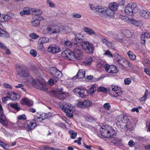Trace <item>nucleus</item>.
Masks as SVG:
<instances>
[{"label":"nucleus","mask_w":150,"mask_h":150,"mask_svg":"<svg viewBox=\"0 0 150 150\" xmlns=\"http://www.w3.org/2000/svg\"><path fill=\"white\" fill-rule=\"evenodd\" d=\"M82 54L80 47L76 46L73 51L69 49H66L62 52V55L67 59L75 61L76 59H81Z\"/></svg>","instance_id":"obj_1"},{"label":"nucleus","mask_w":150,"mask_h":150,"mask_svg":"<svg viewBox=\"0 0 150 150\" xmlns=\"http://www.w3.org/2000/svg\"><path fill=\"white\" fill-rule=\"evenodd\" d=\"M96 89L95 85H93L91 86L88 91L83 87L77 88L74 89V92L76 95L81 98H84L85 97L86 93L87 94L89 93L90 95L93 94L94 93Z\"/></svg>","instance_id":"obj_2"},{"label":"nucleus","mask_w":150,"mask_h":150,"mask_svg":"<svg viewBox=\"0 0 150 150\" xmlns=\"http://www.w3.org/2000/svg\"><path fill=\"white\" fill-rule=\"evenodd\" d=\"M27 81L30 83L35 88L42 91H46L48 88L46 85V83L42 81H36L33 79V76H31L30 79H27Z\"/></svg>","instance_id":"obj_3"},{"label":"nucleus","mask_w":150,"mask_h":150,"mask_svg":"<svg viewBox=\"0 0 150 150\" xmlns=\"http://www.w3.org/2000/svg\"><path fill=\"white\" fill-rule=\"evenodd\" d=\"M102 136L105 138H109L112 137L115 133L114 129L109 126L105 125L100 130Z\"/></svg>","instance_id":"obj_4"},{"label":"nucleus","mask_w":150,"mask_h":150,"mask_svg":"<svg viewBox=\"0 0 150 150\" xmlns=\"http://www.w3.org/2000/svg\"><path fill=\"white\" fill-rule=\"evenodd\" d=\"M63 110L66 114V115L69 117H72L73 116V113L74 112L73 108H74L71 106V104L66 102H63L62 103Z\"/></svg>","instance_id":"obj_5"},{"label":"nucleus","mask_w":150,"mask_h":150,"mask_svg":"<svg viewBox=\"0 0 150 150\" xmlns=\"http://www.w3.org/2000/svg\"><path fill=\"white\" fill-rule=\"evenodd\" d=\"M109 93L112 96L117 97L122 94V90L121 88L117 86L112 85L109 88Z\"/></svg>","instance_id":"obj_6"},{"label":"nucleus","mask_w":150,"mask_h":150,"mask_svg":"<svg viewBox=\"0 0 150 150\" xmlns=\"http://www.w3.org/2000/svg\"><path fill=\"white\" fill-rule=\"evenodd\" d=\"M81 46L84 51L87 54H93L94 49L93 44L89 42L85 41L81 43Z\"/></svg>","instance_id":"obj_7"},{"label":"nucleus","mask_w":150,"mask_h":150,"mask_svg":"<svg viewBox=\"0 0 150 150\" xmlns=\"http://www.w3.org/2000/svg\"><path fill=\"white\" fill-rule=\"evenodd\" d=\"M96 11L100 16L104 17L106 16H110L109 11L112 12L106 7L101 8L100 6H97L96 8Z\"/></svg>","instance_id":"obj_8"},{"label":"nucleus","mask_w":150,"mask_h":150,"mask_svg":"<svg viewBox=\"0 0 150 150\" xmlns=\"http://www.w3.org/2000/svg\"><path fill=\"white\" fill-rule=\"evenodd\" d=\"M18 68L21 71L18 73L20 76L23 77H25L27 78V79H30L31 76H32L30 75L28 71H27L26 67L25 66H21L18 64Z\"/></svg>","instance_id":"obj_9"},{"label":"nucleus","mask_w":150,"mask_h":150,"mask_svg":"<svg viewBox=\"0 0 150 150\" xmlns=\"http://www.w3.org/2000/svg\"><path fill=\"white\" fill-rule=\"evenodd\" d=\"M8 110L12 112L16 113L21 110L20 105L17 102L10 103L8 104Z\"/></svg>","instance_id":"obj_10"},{"label":"nucleus","mask_w":150,"mask_h":150,"mask_svg":"<svg viewBox=\"0 0 150 150\" xmlns=\"http://www.w3.org/2000/svg\"><path fill=\"white\" fill-rule=\"evenodd\" d=\"M137 6V4L135 3L132 2L129 4L125 7V13L129 16L132 15L134 9Z\"/></svg>","instance_id":"obj_11"},{"label":"nucleus","mask_w":150,"mask_h":150,"mask_svg":"<svg viewBox=\"0 0 150 150\" xmlns=\"http://www.w3.org/2000/svg\"><path fill=\"white\" fill-rule=\"evenodd\" d=\"M50 73L52 76L54 78L55 81H57L59 78L62 76V73L56 68L53 67L51 68Z\"/></svg>","instance_id":"obj_12"},{"label":"nucleus","mask_w":150,"mask_h":150,"mask_svg":"<svg viewBox=\"0 0 150 150\" xmlns=\"http://www.w3.org/2000/svg\"><path fill=\"white\" fill-rule=\"evenodd\" d=\"M36 122L37 120L35 118L32 120H29L27 122V125H26L25 124V126L24 128L28 132L31 131L37 126Z\"/></svg>","instance_id":"obj_13"},{"label":"nucleus","mask_w":150,"mask_h":150,"mask_svg":"<svg viewBox=\"0 0 150 150\" xmlns=\"http://www.w3.org/2000/svg\"><path fill=\"white\" fill-rule=\"evenodd\" d=\"M60 51L61 49L59 47L54 44L50 45L47 48V52L52 54L58 53Z\"/></svg>","instance_id":"obj_14"},{"label":"nucleus","mask_w":150,"mask_h":150,"mask_svg":"<svg viewBox=\"0 0 150 150\" xmlns=\"http://www.w3.org/2000/svg\"><path fill=\"white\" fill-rule=\"evenodd\" d=\"M118 122L125 124V126L127 127L130 123V121L127 117L123 115H120L118 116Z\"/></svg>","instance_id":"obj_15"},{"label":"nucleus","mask_w":150,"mask_h":150,"mask_svg":"<svg viewBox=\"0 0 150 150\" xmlns=\"http://www.w3.org/2000/svg\"><path fill=\"white\" fill-rule=\"evenodd\" d=\"M48 115L45 113L41 114L37 113L35 115V119L37 120V122H41L43 120L48 118Z\"/></svg>","instance_id":"obj_16"},{"label":"nucleus","mask_w":150,"mask_h":150,"mask_svg":"<svg viewBox=\"0 0 150 150\" xmlns=\"http://www.w3.org/2000/svg\"><path fill=\"white\" fill-rule=\"evenodd\" d=\"M26 119V117L25 114L19 115L18 116L17 122L18 123V125L19 127H21L23 129L24 128L25 126V122L24 121H23L22 123H21V122L22 120H24Z\"/></svg>","instance_id":"obj_17"},{"label":"nucleus","mask_w":150,"mask_h":150,"mask_svg":"<svg viewBox=\"0 0 150 150\" xmlns=\"http://www.w3.org/2000/svg\"><path fill=\"white\" fill-rule=\"evenodd\" d=\"M105 69L106 71L109 73L115 74L117 72V69L116 67L113 65L106 66L105 67Z\"/></svg>","instance_id":"obj_18"},{"label":"nucleus","mask_w":150,"mask_h":150,"mask_svg":"<svg viewBox=\"0 0 150 150\" xmlns=\"http://www.w3.org/2000/svg\"><path fill=\"white\" fill-rule=\"evenodd\" d=\"M91 104V102L88 100H85L83 102H79L77 105L78 107L82 108H86L89 107Z\"/></svg>","instance_id":"obj_19"},{"label":"nucleus","mask_w":150,"mask_h":150,"mask_svg":"<svg viewBox=\"0 0 150 150\" xmlns=\"http://www.w3.org/2000/svg\"><path fill=\"white\" fill-rule=\"evenodd\" d=\"M118 5L116 3L114 2L113 3H110L109 5V9L108 10H110L112 12V13L111 11H109L110 13V16H112L114 15V11H116L117 9Z\"/></svg>","instance_id":"obj_20"},{"label":"nucleus","mask_w":150,"mask_h":150,"mask_svg":"<svg viewBox=\"0 0 150 150\" xmlns=\"http://www.w3.org/2000/svg\"><path fill=\"white\" fill-rule=\"evenodd\" d=\"M3 112H0V123L4 126H7L8 125V123L5 116L3 115Z\"/></svg>","instance_id":"obj_21"},{"label":"nucleus","mask_w":150,"mask_h":150,"mask_svg":"<svg viewBox=\"0 0 150 150\" xmlns=\"http://www.w3.org/2000/svg\"><path fill=\"white\" fill-rule=\"evenodd\" d=\"M83 31L88 34V35H93L95 37H97L98 36V37H99L98 34H96L95 32L92 29H91L87 27H84L83 28Z\"/></svg>","instance_id":"obj_22"},{"label":"nucleus","mask_w":150,"mask_h":150,"mask_svg":"<svg viewBox=\"0 0 150 150\" xmlns=\"http://www.w3.org/2000/svg\"><path fill=\"white\" fill-rule=\"evenodd\" d=\"M85 71L83 69H80L76 75L74 76L73 79H76L78 78L79 79H82L83 77H85Z\"/></svg>","instance_id":"obj_23"},{"label":"nucleus","mask_w":150,"mask_h":150,"mask_svg":"<svg viewBox=\"0 0 150 150\" xmlns=\"http://www.w3.org/2000/svg\"><path fill=\"white\" fill-rule=\"evenodd\" d=\"M139 14L140 16L145 19H148L150 17V12L144 10L140 11Z\"/></svg>","instance_id":"obj_24"},{"label":"nucleus","mask_w":150,"mask_h":150,"mask_svg":"<svg viewBox=\"0 0 150 150\" xmlns=\"http://www.w3.org/2000/svg\"><path fill=\"white\" fill-rule=\"evenodd\" d=\"M21 103L22 105H26L29 106H31L33 105V101L28 98H25L22 99Z\"/></svg>","instance_id":"obj_25"},{"label":"nucleus","mask_w":150,"mask_h":150,"mask_svg":"<svg viewBox=\"0 0 150 150\" xmlns=\"http://www.w3.org/2000/svg\"><path fill=\"white\" fill-rule=\"evenodd\" d=\"M122 140L121 139H119L117 138H113L111 141V142L113 143L114 146H120L122 145Z\"/></svg>","instance_id":"obj_26"},{"label":"nucleus","mask_w":150,"mask_h":150,"mask_svg":"<svg viewBox=\"0 0 150 150\" xmlns=\"http://www.w3.org/2000/svg\"><path fill=\"white\" fill-rule=\"evenodd\" d=\"M20 98V96L18 93L14 92H12L9 95L10 99L12 100L19 99Z\"/></svg>","instance_id":"obj_27"},{"label":"nucleus","mask_w":150,"mask_h":150,"mask_svg":"<svg viewBox=\"0 0 150 150\" xmlns=\"http://www.w3.org/2000/svg\"><path fill=\"white\" fill-rule=\"evenodd\" d=\"M43 33L45 35L51 34L56 33L54 30H52V29L49 27H45L42 31Z\"/></svg>","instance_id":"obj_28"},{"label":"nucleus","mask_w":150,"mask_h":150,"mask_svg":"<svg viewBox=\"0 0 150 150\" xmlns=\"http://www.w3.org/2000/svg\"><path fill=\"white\" fill-rule=\"evenodd\" d=\"M40 21L39 18H33L32 21L31 23L33 26L34 27H38L40 25Z\"/></svg>","instance_id":"obj_29"},{"label":"nucleus","mask_w":150,"mask_h":150,"mask_svg":"<svg viewBox=\"0 0 150 150\" xmlns=\"http://www.w3.org/2000/svg\"><path fill=\"white\" fill-rule=\"evenodd\" d=\"M84 37L81 34H78L76 35L75 40L78 43H81L83 40Z\"/></svg>","instance_id":"obj_30"},{"label":"nucleus","mask_w":150,"mask_h":150,"mask_svg":"<svg viewBox=\"0 0 150 150\" xmlns=\"http://www.w3.org/2000/svg\"><path fill=\"white\" fill-rule=\"evenodd\" d=\"M0 37L8 38L9 37V34L6 31L0 28Z\"/></svg>","instance_id":"obj_31"},{"label":"nucleus","mask_w":150,"mask_h":150,"mask_svg":"<svg viewBox=\"0 0 150 150\" xmlns=\"http://www.w3.org/2000/svg\"><path fill=\"white\" fill-rule=\"evenodd\" d=\"M10 17L8 14L1 15L0 17V21L4 22L10 18Z\"/></svg>","instance_id":"obj_32"},{"label":"nucleus","mask_w":150,"mask_h":150,"mask_svg":"<svg viewBox=\"0 0 150 150\" xmlns=\"http://www.w3.org/2000/svg\"><path fill=\"white\" fill-rule=\"evenodd\" d=\"M38 49L43 53L45 52V47L43 46V44L42 43L38 42Z\"/></svg>","instance_id":"obj_33"},{"label":"nucleus","mask_w":150,"mask_h":150,"mask_svg":"<svg viewBox=\"0 0 150 150\" xmlns=\"http://www.w3.org/2000/svg\"><path fill=\"white\" fill-rule=\"evenodd\" d=\"M130 22L134 25L137 26H140L142 24V21H136L134 19H131Z\"/></svg>","instance_id":"obj_34"},{"label":"nucleus","mask_w":150,"mask_h":150,"mask_svg":"<svg viewBox=\"0 0 150 150\" xmlns=\"http://www.w3.org/2000/svg\"><path fill=\"white\" fill-rule=\"evenodd\" d=\"M49 41V39L47 37H42L40 38L38 41V42H40L43 44L44 43L48 42Z\"/></svg>","instance_id":"obj_35"},{"label":"nucleus","mask_w":150,"mask_h":150,"mask_svg":"<svg viewBox=\"0 0 150 150\" xmlns=\"http://www.w3.org/2000/svg\"><path fill=\"white\" fill-rule=\"evenodd\" d=\"M69 133L70 135V138L71 139H74L76 137L77 133L76 132H74V131L73 130H71L69 131Z\"/></svg>","instance_id":"obj_36"},{"label":"nucleus","mask_w":150,"mask_h":150,"mask_svg":"<svg viewBox=\"0 0 150 150\" xmlns=\"http://www.w3.org/2000/svg\"><path fill=\"white\" fill-rule=\"evenodd\" d=\"M127 54L131 59L134 60L136 59V56L132 51L129 50L127 52Z\"/></svg>","instance_id":"obj_37"},{"label":"nucleus","mask_w":150,"mask_h":150,"mask_svg":"<svg viewBox=\"0 0 150 150\" xmlns=\"http://www.w3.org/2000/svg\"><path fill=\"white\" fill-rule=\"evenodd\" d=\"M57 96L59 99L63 100L66 98V95L64 93H61L57 95Z\"/></svg>","instance_id":"obj_38"},{"label":"nucleus","mask_w":150,"mask_h":150,"mask_svg":"<svg viewBox=\"0 0 150 150\" xmlns=\"http://www.w3.org/2000/svg\"><path fill=\"white\" fill-rule=\"evenodd\" d=\"M0 146L5 149H7L9 147L8 145L5 144L1 140H0Z\"/></svg>","instance_id":"obj_39"},{"label":"nucleus","mask_w":150,"mask_h":150,"mask_svg":"<svg viewBox=\"0 0 150 150\" xmlns=\"http://www.w3.org/2000/svg\"><path fill=\"white\" fill-rule=\"evenodd\" d=\"M32 11L35 13V14L37 15H40L42 13V11L39 9H32Z\"/></svg>","instance_id":"obj_40"},{"label":"nucleus","mask_w":150,"mask_h":150,"mask_svg":"<svg viewBox=\"0 0 150 150\" xmlns=\"http://www.w3.org/2000/svg\"><path fill=\"white\" fill-rule=\"evenodd\" d=\"M30 54L34 57H36L38 54L37 52L34 49L31 50L30 51Z\"/></svg>","instance_id":"obj_41"},{"label":"nucleus","mask_w":150,"mask_h":150,"mask_svg":"<svg viewBox=\"0 0 150 150\" xmlns=\"http://www.w3.org/2000/svg\"><path fill=\"white\" fill-rule=\"evenodd\" d=\"M64 45L66 46L68 48L71 47L73 45L72 43L69 40H67L64 42Z\"/></svg>","instance_id":"obj_42"},{"label":"nucleus","mask_w":150,"mask_h":150,"mask_svg":"<svg viewBox=\"0 0 150 150\" xmlns=\"http://www.w3.org/2000/svg\"><path fill=\"white\" fill-rule=\"evenodd\" d=\"M148 92L146 90L144 95V96L140 98V101H145L147 98V96L148 94Z\"/></svg>","instance_id":"obj_43"},{"label":"nucleus","mask_w":150,"mask_h":150,"mask_svg":"<svg viewBox=\"0 0 150 150\" xmlns=\"http://www.w3.org/2000/svg\"><path fill=\"white\" fill-rule=\"evenodd\" d=\"M118 64L122 66L125 67V62L128 63V62L126 61L125 62L123 58H122V59H121L120 60L117 61Z\"/></svg>","instance_id":"obj_44"},{"label":"nucleus","mask_w":150,"mask_h":150,"mask_svg":"<svg viewBox=\"0 0 150 150\" xmlns=\"http://www.w3.org/2000/svg\"><path fill=\"white\" fill-rule=\"evenodd\" d=\"M56 125L58 127H61L63 129H65L67 128L66 125L63 123H58Z\"/></svg>","instance_id":"obj_45"},{"label":"nucleus","mask_w":150,"mask_h":150,"mask_svg":"<svg viewBox=\"0 0 150 150\" xmlns=\"http://www.w3.org/2000/svg\"><path fill=\"white\" fill-rule=\"evenodd\" d=\"M141 42L142 44L145 45L146 42L145 37L144 36L142 33L140 36Z\"/></svg>","instance_id":"obj_46"},{"label":"nucleus","mask_w":150,"mask_h":150,"mask_svg":"<svg viewBox=\"0 0 150 150\" xmlns=\"http://www.w3.org/2000/svg\"><path fill=\"white\" fill-rule=\"evenodd\" d=\"M29 36L31 38L33 39H36L39 38V35L35 33L30 34Z\"/></svg>","instance_id":"obj_47"},{"label":"nucleus","mask_w":150,"mask_h":150,"mask_svg":"<svg viewBox=\"0 0 150 150\" xmlns=\"http://www.w3.org/2000/svg\"><path fill=\"white\" fill-rule=\"evenodd\" d=\"M114 56L117 61L121 59H122V57L120 55H119L117 53H115Z\"/></svg>","instance_id":"obj_48"},{"label":"nucleus","mask_w":150,"mask_h":150,"mask_svg":"<svg viewBox=\"0 0 150 150\" xmlns=\"http://www.w3.org/2000/svg\"><path fill=\"white\" fill-rule=\"evenodd\" d=\"M30 13V12L28 10H24L20 12V14L21 16H23L25 15H29Z\"/></svg>","instance_id":"obj_49"},{"label":"nucleus","mask_w":150,"mask_h":150,"mask_svg":"<svg viewBox=\"0 0 150 150\" xmlns=\"http://www.w3.org/2000/svg\"><path fill=\"white\" fill-rule=\"evenodd\" d=\"M47 3L49 4V6L51 8H54L55 6V4L53 3L50 0H47Z\"/></svg>","instance_id":"obj_50"},{"label":"nucleus","mask_w":150,"mask_h":150,"mask_svg":"<svg viewBox=\"0 0 150 150\" xmlns=\"http://www.w3.org/2000/svg\"><path fill=\"white\" fill-rule=\"evenodd\" d=\"M104 108L106 110H109L111 108V106L109 103H107L104 104Z\"/></svg>","instance_id":"obj_51"},{"label":"nucleus","mask_w":150,"mask_h":150,"mask_svg":"<svg viewBox=\"0 0 150 150\" xmlns=\"http://www.w3.org/2000/svg\"><path fill=\"white\" fill-rule=\"evenodd\" d=\"M92 60L93 59L92 57H89L85 61V63L87 65H89L91 64V62Z\"/></svg>","instance_id":"obj_52"},{"label":"nucleus","mask_w":150,"mask_h":150,"mask_svg":"<svg viewBox=\"0 0 150 150\" xmlns=\"http://www.w3.org/2000/svg\"><path fill=\"white\" fill-rule=\"evenodd\" d=\"M73 17L76 18H80L81 17V15L78 13H73L72 14Z\"/></svg>","instance_id":"obj_53"},{"label":"nucleus","mask_w":150,"mask_h":150,"mask_svg":"<svg viewBox=\"0 0 150 150\" xmlns=\"http://www.w3.org/2000/svg\"><path fill=\"white\" fill-rule=\"evenodd\" d=\"M44 149L45 150H55L56 149L54 148L51 147L50 146L45 145L43 146Z\"/></svg>","instance_id":"obj_54"},{"label":"nucleus","mask_w":150,"mask_h":150,"mask_svg":"<svg viewBox=\"0 0 150 150\" xmlns=\"http://www.w3.org/2000/svg\"><path fill=\"white\" fill-rule=\"evenodd\" d=\"M131 80L130 78H126L125 79L124 82L126 85H129L131 83Z\"/></svg>","instance_id":"obj_55"},{"label":"nucleus","mask_w":150,"mask_h":150,"mask_svg":"<svg viewBox=\"0 0 150 150\" xmlns=\"http://www.w3.org/2000/svg\"><path fill=\"white\" fill-rule=\"evenodd\" d=\"M4 85L6 88H9L11 89L12 88V86L8 83H4Z\"/></svg>","instance_id":"obj_56"},{"label":"nucleus","mask_w":150,"mask_h":150,"mask_svg":"<svg viewBox=\"0 0 150 150\" xmlns=\"http://www.w3.org/2000/svg\"><path fill=\"white\" fill-rule=\"evenodd\" d=\"M93 78V76L91 75L87 76L85 77V79L88 81H89V80L92 79Z\"/></svg>","instance_id":"obj_57"},{"label":"nucleus","mask_w":150,"mask_h":150,"mask_svg":"<svg viewBox=\"0 0 150 150\" xmlns=\"http://www.w3.org/2000/svg\"><path fill=\"white\" fill-rule=\"evenodd\" d=\"M105 55H108V57H112L113 56L110 53V51L109 50H107L104 53Z\"/></svg>","instance_id":"obj_58"},{"label":"nucleus","mask_w":150,"mask_h":150,"mask_svg":"<svg viewBox=\"0 0 150 150\" xmlns=\"http://www.w3.org/2000/svg\"><path fill=\"white\" fill-rule=\"evenodd\" d=\"M82 140V138L81 137H79L78 138V140H75L74 142L75 143H77L79 145H80L81 144V141Z\"/></svg>","instance_id":"obj_59"},{"label":"nucleus","mask_w":150,"mask_h":150,"mask_svg":"<svg viewBox=\"0 0 150 150\" xmlns=\"http://www.w3.org/2000/svg\"><path fill=\"white\" fill-rule=\"evenodd\" d=\"M0 48L3 50H5L6 49V46L4 43L0 41Z\"/></svg>","instance_id":"obj_60"},{"label":"nucleus","mask_w":150,"mask_h":150,"mask_svg":"<svg viewBox=\"0 0 150 150\" xmlns=\"http://www.w3.org/2000/svg\"><path fill=\"white\" fill-rule=\"evenodd\" d=\"M48 84H50L51 86H52L54 84V81L52 79H50L48 82Z\"/></svg>","instance_id":"obj_61"},{"label":"nucleus","mask_w":150,"mask_h":150,"mask_svg":"<svg viewBox=\"0 0 150 150\" xmlns=\"http://www.w3.org/2000/svg\"><path fill=\"white\" fill-rule=\"evenodd\" d=\"M106 45L109 48H112L113 47L112 43L108 41Z\"/></svg>","instance_id":"obj_62"},{"label":"nucleus","mask_w":150,"mask_h":150,"mask_svg":"<svg viewBox=\"0 0 150 150\" xmlns=\"http://www.w3.org/2000/svg\"><path fill=\"white\" fill-rule=\"evenodd\" d=\"M9 99H10L9 96H7L5 97H3L2 99V101L4 103H6V101L8 100Z\"/></svg>","instance_id":"obj_63"},{"label":"nucleus","mask_w":150,"mask_h":150,"mask_svg":"<svg viewBox=\"0 0 150 150\" xmlns=\"http://www.w3.org/2000/svg\"><path fill=\"white\" fill-rule=\"evenodd\" d=\"M134 142L132 140H130L128 142L129 145V146L131 147L133 146L134 145Z\"/></svg>","instance_id":"obj_64"}]
</instances>
